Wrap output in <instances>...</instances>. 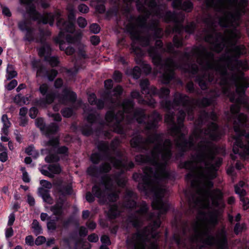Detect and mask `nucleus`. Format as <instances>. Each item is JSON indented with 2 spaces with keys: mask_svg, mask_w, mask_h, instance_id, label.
Masks as SVG:
<instances>
[{
  "mask_svg": "<svg viewBox=\"0 0 249 249\" xmlns=\"http://www.w3.org/2000/svg\"><path fill=\"white\" fill-rule=\"evenodd\" d=\"M59 130V126L55 123H51L48 125H46L45 131V134L47 136L55 134Z\"/></svg>",
  "mask_w": 249,
  "mask_h": 249,
  "instance_id": "c03bdc74",
  "label": "nucleus"
},
{
  "mask_svg": "<svg viewBox=\"0 0 249 249\" xmlns=\"http://www.w3.org/2000/svg\"><path fill=\"white\" fill-rule=\"evenodd\" d=\"M111 159L113 166L124 172L130 171L135 167L134 162L132 161L128 162L127 158L122 159L113 157Z\"/></svg>",
  "mask_w": 249,
  "mask_h": 249,
  "instance_id": "6ab92c4d",
  "label": "nucleus"
},
{
  "mask_svg": "<svg viewBox=\"0 0 249 249\" xmlns=\"http://www.w3.org/2000/svg\"><path fill=\"white\" fill-rule=\"evenodd\" d=\"M40 42L42 46L38 49V55L42 57L45 53L48 54L52 53V48L50 45L46 42V38L42 36L40 38Z\"/></svg>",
  "mask_w": 249,
  "mask_h": 249,
  "instance_id": "c85d7f7f",
  "label": "nucleus"
},
{
  "mask_svg": "<svg viewBox=\"0 0 249 249\" xmlns=\"http://www.w3.org/2000/svg\"><path fill=\"white\" fill-rule=\"evenodd\" d=\"M123 111L124 113L129 114L134 109L135 103L134 101L130 99H125L121 104Z\"/></svg>",
  "mask_w": 249,
  "mask_h": 249,
  "instance_id": "4c0bfd02",
  "label": "nucleus"
},
{
  "mask_svg": "<svg viewBox=\"0 0 249 249\" xmlns=\"http://www.w3.org/2000/svg\"><path fill=\"white\" fill-rule=\"evenodd\" d=\"M64 203L63 200L60 199L56 201L54 205L51 207L50 210L53 212V215L61 216L63 214Z\"/></svg>",
  "mask_w": 249,
  "mask_h": 249,
  "instance_id": "72a5a7b5",
  "label": "nucleus"
},
{
  "mask_svg": "<svg viewBox=\"0 0 249 249\" xmlns=\"http://www.w3.org/2000/svg\"><path fill=\"white\" fill-rule=\"evenodd\" d=\"M98 152L92 153L90 157V161L94 164H98L104 157L110 156L109 146L108 142L99 141L97 143Z\"/></svg>",
  "mask_w": 249,
  "mask_h": 249,
  "instance_id": "9d476101",
  "label": "nucleus"
},
{
  "mask_svg": "<svg viewBox=\"0 0 249 249\" xmlns=\"http://www.w3.org/2000/svg\"><path fill=\"white\" fill-rule=\"evenodd\" d=\"M217 245L218 249H228V240L224 231L221 233L220 238L217 241Z\"/></svg>",
  "mask_w": 249,
  "mask_h": 249,
  "instance_id": "de8ad7c7",
  "label": "nucleus"
},
{
  "mask_svg": "<svg viewBox=\"0 0 249 249\" xmlns=\"http://www.w3.org/2000/svg\"><path fill=\"white\" fill-rule=\"evenodd\" d=\"M205 135L208 136L213 141H217L221 139V133L218 125L215 122H211L205 130Z\"/></svg>",
  "mask_w": 249,
  "mask_h": 249,
  "instance_id": "412c9836",
  "label": "nucleus"
},
{
  "mask_svg": "<svg viewBox=\"0 0 249 249\" xmlns=\"http://www.w3.org/2000/svg\"><path fill=\"white\" fill-rule=\"evenodd\" d=\"M150 53L153 57L154 65L163 71L160 76L161 83L165 85L170 84L171 81L175 78V72L172 68V66L175 64L174 60L171 57H169L164 61L163 58H161L153 48L151 50Z\"/></svg>",
  "mask_w": 249,
  "mask_h": 249,
  "instance_id": "20e7f679",
  "label": "nucleus"
},
{
  "mask_svg": "<svg viewBox=\"0 0 249 249\" xmlns=\"http://www.w3.org/2000/svg\"><path fill=\"white\" fill-rule=\"evenodd\" d=\"M170 90L168 88L163 87L158 89L157 95L160 99H167L169 97Z\"/></svg>",
  "mask_w": 249,
  "mask_h": 249,
  "instance_id": "bf43d9fd",
  "label": "nucleus"
},
{
  "mask_svg": "<svg viewBox=\"0 0 249 249\" xmlns=\"http://www.w3.org/2000/svg\"><path fill=\"white\" fill-rule=\"evenodd\" d=\"M155 46H150L147 49V53L149 56L151 58L152 62H153V56L151 55V50L152 48L155 49L157 53L159 54L161 58H162L161 53L159 52V49H163V43L161 40L160 39H156Z\"/></svg>",
  "mask_w": 249,
  "mask_h": 249,
  "instance_id": "58836bf2",
  "label": "nucleus"
},
{
  "mask_svg": "<svg viewBox=\"0 0 249 249\" xmlns=\"http://www.w3.org/2000/svg\"><path fill=\"white\" fill-rule=\"evenodd\" d=\"M133 118L136 120L139 124H142L145 123V120L147 118V116L144 109L138 107L134 110Z\"/></svg>",
  "mask_w": 249,
  "mask_h": 249,
  "instance_id": "c756f323",
  "label": "nucleus"
},
{
  "mask_svg": "<svg viewBox=\"0 0 249 249\" xmlns=\"http://www.w3.org/2000/svg\"><path fill=\"white\" fill-rule=\"evenodd\" d=\"M48 169L52 174H59L62 171V168L59 163L49 164Z\"/></svg>",
  "mask_w": 249,
  "mask_h": 249,
  "instance_id": "69168bd1",
  "label": "nucleus"
},
{
  "mask_svg": "<svg viewBox=\"0 0 249 249\" xmlns=\"http://www.w3.org/2000/svg\"><path fill=\"white\" fill-rule=\"evenodd\" d=\"M212 31L215 36L213 34H208L205 37L204 40L209 42L210 40L214 38L213 51L217 53H220L226 47L227 39L222 33L217 32L214 28L212 29Z\"/></svg>",
  "mask_w": 249,
  "mask_h": 249,
  "instance_id": "9b49d317",
  "label": "nucleus"
},
{
  "mask_svg": "<svg viewBox=\"0 0 249 249\" xmlns=\"http://www.w3.org/2000/svg\"><path fill=\"white\" fill-rule=\"evenodd\" d=\"M119 214V208L117 204L110 205L107 213L108 217L111 219H114Z\"/></svg>",
  "mask_w": 249,
  "mask_h": 249,
  "instance_id": "49530a36",
  "label": "nucleus"
},
{
  "mask_svg": "<svg viewBox=\"0 0 249 249\" xmlns=\"http://www.w3.org/2000/svg\"><path fill=\"white\" fill-rule=\"evenodd\" d=\"M209 196H212L213 205L215 207H218L220 205V201L222 200L223 197L222 192L217 189L216 190V192L209 195Z\"/></svg>",
  "mask_w": 249,
  "mask_h": 249,
  "instance_id": "37998d69",
  "label": "nucleus"
},
{
  "mask_svg": "<svg viewBox=\"0 0 249 249\" xmlns=\"http://www.w3.org/2000/svg\"><path fill=\"white\" fill-rule=\"evenodd\" d=\"M132 40L139 42L143 47H149L150 39L149 36H144L141 35L140 33L135 29L134 25H131L127 27Z\"/></svg>",
  "mask_w": 249,
  "mask_h": 249,
  "instance_id": "4468645a",
  "label": "nucleus"
},
{
  "mask_svg": "<svg viewBox=\"0 0 249 249\" xmlns=\"http://www.w3.org/2000/svg\"><path fill=\"white\" fill-rule=\"evenodd\" d=\"M194 8V4L190 0H186L182 2L180 10L185 12L190 13Z\"/></svg>",
  "mask_w": 249,
  "mask_h": 249,
  "instance_id": "338daca9",
  "label": "nucleus"
},
{
  "mask_svg": "<svg viewBox=\"0 0 249 249\" xmlns=\"http://www.w3.org/2000/svg\"><path fill=\"white\" fill-rule=\"evenodd\" d=\"M172 147V143L171 141L169 139H166L164 141V143H162V146L161 147L162 152L160 154V156L161 155L162 160L166 165L173 156Z\"/></svg>",
  "mask_w": 249,
  "mask_h": 249,
  "instance_id": "aec40b11",
  "label": "nucleus"
},
{
  "mask_svg": "<svg viewBox=\"0 0 249 249\" xmlns=\"http://www.w3.org/2000/svg\"><path fill=\"white\" fill-rule=\"evenodd\" d=\"M30 22L26 19L19 21L18 23L19 30L22 32H26L23 37L24 41L31 42L34 41V29L29 26Z\"/></svg>",
  "mask_w": 249,
  "mask_h": 249,
  "instance_id": "2eb2a0df",
  "label": "nucleus"
},
{
  "mask_svg": "<svg viewBox=\"0 0 249 249\" xmlns=\"http://www.w3.org/2000/svg\"><path fill=\"white\" fill-rule=\"evenodd\" d=\"M124 119V115H122V118L119 120L116 121L113 125V127L114 132L119 134H124L125 133V131L123 125L121 124V122Z\"/></svg>",
  "mask_w": 249,
  "mask_h": 249,
  "instance_id": "3c124183",
  "label": "nucleus"
},
{
  "mask_svg": "<svg viewBox=\"0 0 249 249\" xmlns=\"http://www.w3.org/2000/svg\"><path fill=\"white\" fill-rule=\"evenodd\" d=\"M243 137H245L248 140V143L245 144L244 156L245 158L249 157V132H247L245 127H242Z\"/></svg>",
  "mask_w": 249,
  "mask_h": 249,
  "instance_id": "0e129e2a",
  "label": "nucleus"
},
{
  "mask_svg": "<svg viewBox=\"0 0 249 249\" xmlns=\"http://www.w3.org/2000/svg\"><path fill=\"white\" fill-rule=\"evenodd\" d=\"M74 109L72 107H65L61 110L62 115L66 118L71 117L74 114Z\"/></svg>",
  "mask_w": 249,
  "mask_h": 249,
  "instance_id": "774afa93",
  "label": "nucleus"
},
{
  "mask_svg": "<svg viewBox=\"0 0 249 249\" xmlns=\"http://www.w3.org/2000/svg\"><path fill=\"white\" fill-rule=\"evenodd\" d=\"M32 228L34 230V234L36 236L43 233L42 227L39 224L38 221L36 219L33 220L32 224Z\"/></svg>",
  "mask_w": 249,
  "mask_h": 249,
  "instance_id": "680f3d73",
  "label": "nucleus"
},
{
  "mask_svg": "<svg viewBox=\"0 0 249 249\" xmlns=\"http://www.w3.org/2000/svg\"><path fill=\"white\" fill-rule=\"evenodd\" d=\"M27 12L33 20L36 21L40 18V22L43 24L49 23L46 14L44 16L41 15V14L36 11V7L34 5L30 6L27 9Z\"/></svg>",
  "mask_w": 249,
  "mask_h": 249,
  "instance_id": "393cba45",
  "label": "nucleus"
},
{
  "mask_svg": "<svg viewBox=\"0 0 249 249\" xmlns=\"http://www.w3.org/2000/svg\"><path fill=\"white\" fill-rule=\"evenodd\" d=\"M51 53H45V55L43 56L44 57V60L48 62L52 67L57 66L60 63L58 57L55 56H51Z\"/></svg>",
  "mask_w": 249,
  "mask_h": 249,
  "instance_id": "a18cd8bd",
  "label": "nucleus"
},
{
  "mask_svg": "<svg viewBox=\"0 0 249 249\" xmlns=\"http://www.w3.org/2000/svg\"><path fill=\"white\" fill-rule=\"evenodd\" d=\"M111 186V178L108 175L103 176L99 184H95L92 187V192H88L86 199L89 203L95 201V197L105 199L106 197V190L109 189Z\"/></svg>",
  "mask_w": 249,
  "mask_h": 249,
  "instance_id": "6e6552de",
  "label": "nucleus"
},
{
  "mask_svg": "<svg viewBox=\"0 0 249 249\" xmlns=\"http://www.w3.org/2000/svg\"><path fill=\"white\" fill-rule=\"evenodd\" d=\"M145 14H146L144 16L138 17L136 19L137 22L139 23V27L143 29L145 27V25L147 24V19L149 18L150 15V13L148 10L146 11Z\"/></svg>",
  "mask_w": 249,
  "mask_h": 249,
  "instance_id": "864d4df0",
  "label": "nucleus"
},
{
  "mask_svg": "<svg viewBox=\"0 0 249 249\" xmlns=\"http://www.w3.org/2000/svg\"><path fill=\"white\" fill-rule=\"evenodd\" d=\"M194 229L195 231L197 232L199 236L203 235L207 237L206 239L201 240L204 244L210 246L214 245L213 242L216 241V238L214 236L210 234V231L208 229H206L203 232H199L198 224L197 223L194 225Z\"/></svg>",
  "mask_w": 249,
  "mask_h": 249,
  "instance_id": "b1692460",
  "label": "nucleus"
},
{
  "mask_svg": "<svg viewBox=\"0 0 249 249\" xmlns=\"http://www.w3.org/2000/svg\"><path fill=\"white\" fill-rule=\"evenodd\" d=\"M100 118L99 114L94 113H88L86 117V120L89 123V124L93 125L96 124Z\"/></svg>",
  "mask_w": 249,
  "mask_h": 249,
  "instance_id": "5fc2aeb1",
  "label": "nucleus"
},
{
  "mask_svg": "<svg viewBox=\"0 0 249 249\" xmlns=\"http://www.w3.org/2000/svg\"><path fill=\"white\" fill-rule=\"evenodd\" d=\"M142 192L144 193L146 195H148L149 194H153V200L152 204L155 203L158 204L160 201L163 200L164 190L161 187L153 185L152 183L150 184L146 191Z\"/></svg>",
  "mask_w": 249,
  "mask_h": 249,
  "instance_id": "dca6fc26",
  "label": "nucleus"
},
{
  "mask_svg": "<svg viewBox=\"0 0 249 249\" xmlns=\"http://www.w3.org/2000/svg\"><path fill=\"white\" fill-rule=\"evenodd\" d=\"M111 170V166L108 162H104L101 163L99 166L96 165H90L87 169V173L89 176L97 178L101 174H106L107 175ZM105 176V175H104ZM110 177V176L108 175Z\"/></svg>",
  "mask_w": 249,
  "mask_h": 249,
  "instance_id": "ddd939ff",
  "label": "nucleus"
},
{
  "mask_svg": "<svg viewBox=\"0 0 249 249\" xmlns=\"http://www.w3.org/2000/svg\"><path fill=\"white\" fill-rule=\"evenodd\" d=\"M105 118L106 122L109 124H111L114 121L116 122V121H118L120 119L113 110L107 111L105 114Z\"/></svg>",
  "mask_w": 249,
  "mask_h": 249,
  "instance_id": "603ef678",
  "label": "nucleus"
},
{
  "mask_svg": "<svg viewBox=\"0 0 249 249\" xmlns=\"http://www.w3.org/2000/svg\"><path fill=\"white\" fill-rule=\"evenodd\" d=\"M159 149V146H156L154 150L151 151V155L146 154L145 155L139 154L135 157V161L139 164L148 163L156 167V170L150 166H146L143 169L144 175L149 176L150 183H152L151 178L153 176L156 182L164 181L168 180H174V175L166 170V164L164 163L159 162V159L161 150Z\"/></svg>",
  "mask_w": 249,
  "mask_h": 249,
  "instance_id": "f257e3e1",
  "label": "nucleus"
},
{
  "mask_svg": "<svg viewBox=\"0 0 249 249\" xmlns=\"http://www.w3.org/2000/svg\"><path fill=\"white\" fill-rule=\"evenodd\" d=\"M173 100L176 107L181 106L183 107H187L190 103L188 95L178 92L175 93Z\"/></svg>",
  "mask_w": 249,
  "mask_h": 249,
  "instance_id": "5701e85b",
  "label": "nucleus"
},
{
  "mask_svg": "<svg viewBox=\"0 0 249 249\" xmlns=\"http://www.w3.org/2000/svg\"><path fill=\"white\" fill-rule=\"evenodd\" d=\"M149 230L147 227H144L141 231L133 234L132 239L127 241V244L130 243L133 246V249H145L146 242H149ZM148 249H159V246L156 242H151Z\"/></svg>",
  "mask_w": 249,
  "mask_h": 249,
  "instance_id": "0eeeda50",
  "label": "nucleus"
},
{
  "mask_svg": "<svg viewBox=\"0 0 249 249\" xmlns=\"http://www.w3.org/2000/svg\"><path fill=\"white\" fill-rule=\"evenodd\" d=\"M196 29V25L194 22H192L190 23L183 26V25H176L175 27V31L180 34L182 30L189 34H193Z\"/></svg>",
  "mask_w": 249,
  "mask_h": 249,
  "instance_id": "7c9ffc66",
  "label": "nucleus"
},
{
  "mask_svg": "<svg viewBox=\"0 0 249 249\" xmlns=\"http://www.w3.org/2000/svg\"><path fill=\"white\" fill-rule=\"evenodd\" d=\"M56 25L60 30L59 33V36L60 37H63L64 36V33L62 31V28L65 24V22L67 21L61 18V14L59 12H56Z\"/></svg>",
  "mask_w": 249,
  "mask_h": 249,
  "instance_id": "09e8293b",
  "label": "nucleus"
},
{
  "mask_svg": "<svg viewBox=\"0 0 249 249\" xmlns=\"http://www.w3.org/2000/svg\"><path fill=\"white\" fill-rule=\"evenodd\" d=\"M132 52L136 54L135 57L136 63L141 66L145 62L143 60L142 56H143V53L142 49L138 46H135L132 45L131 46Z\"/></svg>",
  "mask_w": 249,
  "mask_h": 249,
  "instance_id": "e433bc0d",
  "label": "nucleus"
},
{
  "mask_svg": "<svg viewBox=\"0 0 249 249\" xmlns=\"http://www.w3.org/2000/svg\"><path fill=\"white\" fill-rule=\"evenodd\" d=\"M132 178L135 182H139L138 189L141 192L146 191L151 184L149 176L143 175L142 173H134L132 175Z\"/></svg>",
  "mask_w": 249,
  "mask_h": 249,
  "instance_id": "f3484780",
  "label": "nucleus"
},
{
  "mask_svg": "<svg viewBox=\"0 0 249 249\" xmlns=\"http://www.w3.org/2000/svg\"><path fill=\"white\" fill-rule=\"evenodd\" d=\"M55 185L57 187L58 192L60 193L62 195H70L72 188L71 186L69 185H63L62 182L59 181L55 183Z\"/></svg>",
  "mask_w": 249,
  "mask_h": 249,
  "instance_id": "79ce46f5",
  "label": "nucleus"
},
{
  "mask_svg": "<svg viewBox=\"0 0 249 249\" xmlns=\"http://www.w3.org/2000/svg\"><path fill=\"white\" fill-rule=\"evenodd\" d=\"M185 71L190 74L192 77H195V81L198 84L202 90L207 89V80L209 82H211L213 80V74L206 73L198 74L199 68L197 64L195 63H189L188 64V68L185 69Z\"/></svg>",
  "mask_w": 249,
  "mask_h": 249,
  "instance_id": "1a4fd4ad",
  "label": "nucleus"
},
{
  "mask_svg": "<svg viewBox=\"0 0 249 249\" xmlns=\"http://www.w3.org/2000/svg\"><path fill=\"white\" fill-rule=\"evenodd\" d=\"M158 92V89L153 86H149L147 91H145L144 94L147 95H149V96L151 97V99L147 103L149 106L154 107L155 104H156V101L155 99L152 98V96L157 95Z\"/></svg>",
  "mask_w": 249,
  "mask_h": 249,
  "instance_id": "ea45409f",
  "label": "nucleus"
},
{
  "mask_svg": "<svg viewBox=\"0 0 249 249\" xmlns=\"http://www.w3.org/2000/svg\"><path fill=\"white\" fill-rule=\"evenodd\" d=\"M81 133L83 135L86 137L91 136L94 133L92 125L89 124H85L81 129Z\"/></svg>",
  "mask_w": 249,
  "mask_h": 249,
  "instance_id": "e2e57ef3",
  "label": "nucleus"
},
{
  "mask_svg": "<svg viewBox=\"0 0 249 249\" xmlns=\"http://www.w3.org/2000/svg\"><path fill=\"white\" fill-rule=\"evenodd\" d=\"M75 30V25L73 22L67 21L65 22V24L62 28V31L64 33H72Z\"/></svg>",
  "mask_w": 249,
  "mask_h": 249,
  "instance_id": "052dcab7",
  "label": "nucleus"
},
{
  "mask_svg": "<svg viewBox=\"0 0 249 249\" xmlns=\"http://www.w3.org/2000/svg\"><path fill=\"white\" fill-rule=\"evenodd\" d=\"M156 16L161 18L163 20L167 23L171 21H174L177 19V14L175 12H173L170 10L167 11L165 13L161 9V10H157Z\"/></svg>",
  "mask_w": 249,
  "mask_h": 249,
  "instance_id": "a878e982",
  "label": "nucleus"
},
{
  "mask_svg": "<svg viewBox=\"0 0 249 249\" xmlns=\"http://www.w3.org/2000/svg\"><path fill=\"white\" fill-rule=\"evenodd\" d=\"M239 16L240 12L239 10H237L234 14L229 12L226 17L219 18L218 24L222 28H228L231 23L230 20H234L236 17H239Z\"/></svg>",
  "mask_w": 249,
  "mask_h": 249,
  "instance_id": "bb28decb",
  "label": "nucleus"
},
{
  "mask_svg": "<svg viewBox=\"0 0 249 249\" xmlns=\"http://www.w3.org/2000/svg\"><path fill=\"white\" fill-rule=\"evenodd\" d=\"M198 146L199 152L195 157L193 156V160L198 162L204 163L206 166H209V170L216 171V167H219L221 165L222 160L219 159L215 164L212 163L214 159V145L213 142L205 139L199 142Z\"/></svg>",
  "mask_w": 249,
  "mask_h": 249,
  "instance_id": "7ed1b4c3",
  "label": "nucleus"
},
{
  "mask_svg": "<svg viewBox=\"0 0 249 249\" xmlns=\"http://www.w3.org/2000/svg\"><path fill=\"white\" fill-rule=\"evenodd\" d=\"M124 205L126 208L134 210L138 207V204L136 201L138 198V196L133 191L127 190L124 195Z\"/></svg>",
  "mask_w": 249,
  "mask_h": 249,
  "instance_id": "a211bd4d",
  "label": "nucleus"
},
{
  "mask_svg": "<svg viewBox=\"0 0 249 249\" xmlns=\"http://www.w3.org/2000/svg\"><path fill=\"white\" fill-rule=\"evenodd\" d=\"M38 90L40 94L44 96L37 101V104L41 106H45L52 104L55 99L58 97L59 94L55 92L49 91V87L47 84H42L39 87Z\"/></svg>",
  "mask_w": 249,
  "mask_h": 249,
  "instance_id": "f8f14e48",
  "label": "nucleus"
},
{
  "mask_svg": "<svg viewBox=\"0 0 249 249\" xmlns=\"http://www.w3.org/2000/svg\"><path fill=\"white\" fill-rule=\"evenodd\" d=\"M38 193L45 202L49 204H53V199L51 197L49 190L43 188H39Z\"/></svg>",
  "mask_w": 249,
  "mask_h": 249,
  "instance_id": "a19ab883",
  "label": "nucleus"
},
{
  "mask_svg": "<svg viewBox=\"0 0 249 249\" xmlns=\"http://www.w3.org/2000/svg\"><path fill=\"white\" fill-rule=\"evenodd\" d=\"M213 102V99L211 98L203 97L201 99L196 101V105L200 108H205L211 106Z\"/></svg>",
  "mask_w": 249,
  "mask_h": 249,
  "instance_id": "8fccbe9b",
  "label": "nucleus"
},
{
  "mask_svg": "<svg viewBox=\"0 0 249 249\" xmlns=\"http://www.w3.org/2000/svg\"><path fill=\"white\" fill-rule=\"evenodd\" d=\"M232 51L234 54L225 55L221 58V60L225 63V66H216L209 61H207L205 64L207 69L214 70L220 74L221 81L224 84L227 83L228 80L229 73L227 69L234 71L237 67H242L243 65L242 61L238 59L242 54L241 47L238 45L235 46L232 49Z\"/></svg>",
  "mask_w": 249,
  "mask_h": 249,
  "instance_id": "f03ea898",
  "label": "nucleus"
},
{
  "mask_svg": "<svg viewBox=\"0 0 249 249\" xmlns=\"http://www.w3.org/2000/svg\"><path fill=\"white\" fill-rule=\"evenodd\" d=\"M197 186L198 187V192L200 194L209 195L216 192V190L215 191H212L210 190V189L213 187V183L212 180H206L203 187H200L198 185Z\"/></svg>",
  "mask_w": 249,
  "mask_h": 249,
  "instance_id": "473e14b6",
  "label": "nucleus"
},
{
  "mask_svg": "<svg viewBox=\"0 0 249 249\" xmlns=\"http://www.w3.org/2000/svg\"><path fill=\"white\" fill-rule=\"evenodd\" d=\"M248 118L247 115L240 113L233 122V129L235 135L232 137L235 141L232 147V151L235 154H239L245 158V144L243 141V132L242 127H246L247 125Z\"/></svg>",
  "mask_w": 249,
  "mask_h": 249,
  "instance_id": "39448f33",
  "label": "nucleus"
},
{
  "mask_svg": "<svg viewBox=\"0 0 249 249\" xmlns=\"http://www.w3.org/2000/svg\"><path fill=\"white\" fill-rule=\"evenodd\" d=\"M18 75L17 72L15 70L14 65L8 64L6 68V78L7 80H10Z\"/></svg>",
  "mask_w": 249,
  "mask_h": 249,
  "instance_id": "4d7b16f0",
  "label": "nucleus"
},
{
  "mask_svg": "<svg viewBox=\"0 0 249 249\" xmlns=\"http://www.w3.org/2000/svg\"><path fill=\"white\" fill-rule=\"evenodd\" d=\"M178 167L180 169H184L190 171L185 176V179L186 180L188 181H191L195 178V175L194 171L195 169V166L193 161L188 160L185 161H180Z\"/></svg>",
  "mask_w": 249,
  "mask_h": 249,
  "instance_id": "4be33fe9",
  "label": "nucleus"
},
{
  "mask_svg": "<svg viewBox=\"0 0 249 249\" xmlns=\"http://www.w3.org/2000/svg\"><path fill=\"white\" fill-rule=\"evenodd\" d=\"M152 207L153 209L159 211L163 214H166L170 209V204L163 200L160 201L158 204H152Z\"/></svg>",
  "mask_w": 249,
  "mask_h": 249,
  "instance_id": "c9c22d12",
  "label": "nucleus"
},
{
  "mask_svg": "<svg viewBox=\"0 0 249 249\" xmlns=\"http://www.w3.org/2000/svg\"><path fill=\"white\" fill-rule=\"evenodd\" d=\"M194 145V139L192 136H190L189 139L181 140L180 142H178L177 144L178 148H181L187 151L190 150Z\"/></svg>",
  "mask_w": 249,
  "mask_h": 249,
  "instance_id": "f704fd0d",
  "label": "nucleus"
},
{
  "mask_svg": "<svg viewBox=\"0 0 249 249\" xmlns=\"http://www.w3.org/2000/svg\"><path fill=\"white\" fill-rule=\"evenodd\" d=\"M155 142H157V144L152 150H154L155 147L158 145L161 152V147L162 146L163 139L160 134L155 133L152 136L148 137L146 140H144L142 135H137L133 137L130 141L131 146L141 153L147 152L149 151V148L147 145V143L153 144Z\"/></svg>",
  "mask_w": 249,
  "mask_h": 249,
  "instance_id": "423d86ee",
  "label": "nucleus"
},
{
  "mask_svg": "<svg viewBox=\"0 0 249 249\" xmlns=\"http://www.w3.org/2000/svg\"><path fill=\"white\" fill-rule=\"evenodd\" d=\"M231 80L235 83H238L246 90L249 87V80L246 78H243L240 82L238 81L237 75L233 74L231 78Z\"/></svg>",
  "mask_w": 249,
  "mask_h": 249,
  "instance_id": "13d9d810",
  "label": "nucleus"
},
{
  "mask_svg": "<svg viewBox=\"0 0 249 249\" xmlns=\"http://www.w3.org/2000/svg\"><path fill=\"white\" fill-rule=\"evenodd\" d=\"M183 126L184 125H180L178 123L177 124L175 122L171 124V126L169 129L171 135L174 137L178 136Z\"/></svg>",
  "mask_w": 249,
  "mask_h": 249,
  "instance_id": "6e6d98bb",
  "label": "nucleus"
},
{
  "mask_svg": "<svg viewBox=\"0 0 249 249\" xmlns=\"http://www.w3.org/2000/svg\"><path fill=\"white\" fill-rule=\"evenodd\" d=\"M161 225V221L160 218L152 220L149 224V226H147L150 231L149 234L151 233L152 238H156L158 237L159 234L158 232H155L158 229H159Z\"/></svg>",
  "mask_w": 249,
  "mask_h": 249,
  "instance_id": "2f4dec72",
  "label": "nucleus"
},
{
  "mask_svg": "<svg viewBox=\"0 0 249 249\" xmlns=\"http://www.w3.org/2000/svg\"><path fill=\"white\" fill-rule=\"evenodd\" d=\"M77 97V94L75 92L66 88L62 90V94L60 97V99L63 102L69 101L74 103L76 101Z\"/></svg>",
  "mask_w": 249,
  "mask_h": 249,
  "instance_id": "cd10ccee",
  "label": "nucleus"
}]
</instances>
